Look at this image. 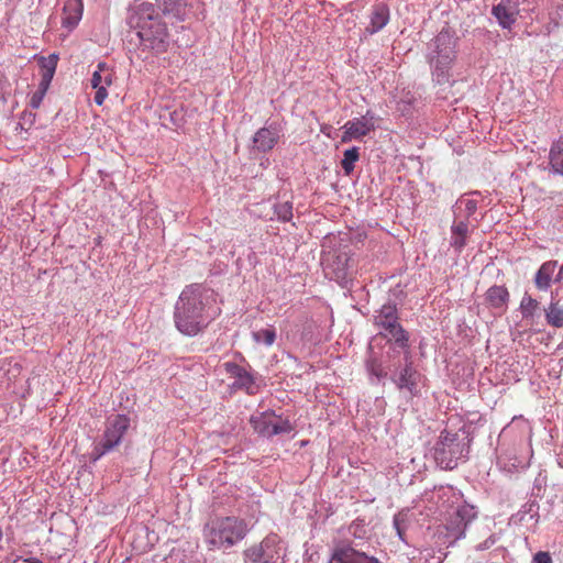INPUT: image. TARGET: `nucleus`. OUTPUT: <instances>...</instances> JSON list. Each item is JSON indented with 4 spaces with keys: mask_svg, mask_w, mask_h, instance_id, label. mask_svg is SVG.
<instances>
[{
    "mask_svg": "<svg viewBox=\"0 0 563 563\" xmlns=\"http://www.w3.org/2000/svg\"><path fill=\"white\" fill-rule=\"evenodd\" d=\"M198 0H154L139 4L130 16L143 51L162 54L169 46L167 23L175 25L196 15Z\"/></svg>",
    "mask_w": 563,
    "mask_h": 563,
    "instance_id": "nucleus-1",
    "label": "nucleus"
},
{
    "mask_svg": "<svg viewBox=\"0 0 563 563\" xmlns=\"http://www.w3.org/2000/svg\"><path fill=\"white\" fill-rule=\"evenodd\" d=\"M365 368L372 385L389 380L406 405L422 397L427 386L428 378L415 364L410 346L383 352L380 356L371 352L365 361Z\"/></svg>",
    "mask_w": 563,
    "mask_h": 563,
    "instance_id": "nucleus-2",
    "label": "nucleus"
},
{
    "mask_svg": "<svg viewBox=\"0 0 563 563\" xmlns=\"http://www.w3.org/2000/svg\"><path fill=\"white\" fill-rule=\"evenodd\" d=\"M217 292L200 284L186 286L174 307L176 329L186 336H195L205 330L221 312Z\"/></svg>",
    "mask_w": 563,
    "mask_h": 563,
    "instance_id": "nucleus-3",
    "label": "nucleus"
},
{
    "mask_svg": "<svg viewBox=\"0 0 563 563\" xmlns=\"http://www.w3.org/2000/svg\"><path fill=\"white\" fill-rule=\"evenodd\" d=\"M531 438V423L522 416L514 417L501 429L495 449L500 470L512 473L529 466L533 455Z\"/></svg>",
    "mask_w": 563,
    "mask_h": 563,
    "instance_id": "nucleus-4",
    "label": "nucleus"
},
{
    "mask_svg": "<svg viewBox=\"0 0 563 563\" xmlns=\"http://www.w3.org/2000/svg\"><path fill=\"white\" fill-rule=\"evenodd\" d=\"M440 514L444 518L443 543L454 545L466 536L468 527L477 519L479 509L467 500L464 494L452 486L440 487L434 496Z\"/></svg>",
    "mask_w": 563,
    "mask_h": 563,
    "instance_id": "nucleus-5",
    "label": "nucleus"
},
{
    "mask_svg": "<svg viewBox=\"0 0 563 563\" xmlns=\"http://www.w3.org/2000/svg\"><path fill=\"white\" fill-rule=\"evenodd\" d=\"M459 37L453 29L444 26L426 45V62L434 85L452 87L453 67L457 60Z\"/></svg>",
    "mask_w": 563,
    "mask_h": 563,
    "instance_id": "nucleus-6",
    "label": "nucleus"
},
{
    "mask_svg": "<svg viewBox=\"0 0 563 563\" xmlns=\"http://www.w3.org/2000/svg\"><path fill=\"white\" fill-rule=\"evenodd\" d=\"M246 534L245 520L233 516L217 517L203 527V541L211 551H227L241 542Z\"/></svg>",
    "mask_w": 563,
    "mask_h": 563,
    "instance_id": "nucleus-7",
    "label": "nucleus"
},
{
    "mask_svg": "<svg viewBox=\"0 0 563 563\" xmlns=\"http://www.w3.org/2000/svg\"><path fill=\"white\" fill-rule=\"evenodd\" d=\"M374 324L379 329L378 335L386 341L384 352L410 346V335L399 322L396 302L389 300L376 310Z\"/></svg>",
    "mask_w": 563,
    "mask_h": 563,
    "instance_id": "nucleus-8",
    "label": "nucleus"
},
{
    "mask_svg": "<svg viewBox=\"0 0 563 563\" xmlns=\"http://www.w3.org/2000/svg\"><path fill=\"white\" fill-rule=\"evenodd\" d=\"M131 428V418L125 413L107 417L102 434L93 442L90 461L96 463L104 455L114 452Z\"/></svg>",
    "mask_w": 563,
    "mask_h": 563,
    "instance_id": "nucleus-9",
    "label": "nucleus"
},
{
    "mask_svg": "<svg viewBox=\"0 0 563 563\" xmlns=\"http://www.w3.org/2000/svg\"><path fill=\"white\" fill-rule=\"evenodd\" d=\"M468 444L465 437L443 430L433 448V457L437 464L444 470H453L459 462L465 461Z\"/></svg>",
    "mask_w": 563,
    "mask_h": 563,
    "instance_id": "nucleus-10",
    "label": "nucleus"
},
{
    "mask_svg": "<svg viewBox=\"0 0 563 563\" xmlns=\"http://www.w3.org/2000/svg\"><path fill=\"white\" fill-rule=\"evenodd\" d=\"M285 544L277 534H268L258 544H254L244 551L247 563H283Z\"/></svg>",
    "mask_w": 563,
    "mask_h": 563,
    "instance_id": "nucleus-11",
    "label": "nucleus"
},
{
    "mask_svg": "<svg viewBox=\"0 0 563 563\" xmlns=\"http://www.w3.org/2000/svg\"><path fill=\"white\" fill-rule=\"evenodd\" d=\"M250 423L254 432L265 439H272L279 434H288L294 430L288 418L276 415L275 411L271 409L252 415Z\"/></svg>",
    "mask_w": 563,
    "mask_h": 563,
    "instance_id": "nucleus-12",
    "label": "nucleus"
},
{
    "mask_svg": "<svg viewBox=\"0 0 563 563\" xmlns=\"http://www.w3.org/2000/svg\"><path fill=\"white\" fill-rule=\"evenodd\" d=\"M284 135V130L278 121H266L265 125L258 129L250 145L252 155L267 154L278 144L279 139Z\"/></svg>",
    "mask_w": 563,
    "mask_h": 563,
    "instance_id": "nucleus-13",
    "label": "nucleus"
},
{
    "mask_svg": "<svg viewBox=\"0 0 563 563\" xmlns=\"http://www.w3.org/2000/svg\"><path fill=\"white\" fill-rule=\"evenodd\" d=\"M352 541H342L332 549L328 563H382L374 555L367 554Z\"/></svg>",
    "mask_w": 563,
    "mask_h": 563,
    "instance_id": "nucleus-14",
    "label": "nucleus"
},
{
    "mask_svg": "<svg viewBox=\"0 0 563 563\" xmlns=\"http://www.w3.org/2000/svg\"><path fill=\"white\" fill-rule=\"evenodd\" d=\"M225 373L233 378L231 388L234 390H243L247 395H256L260 391V386L256 384V378L253 372L239 365L234 362L223 363Z\"/></svg>",
    "mask_w": 563,
    "mask_h": 563,
    "instance_id": "nucleus-15",
    "label": "nucleus"
},
{
    "mask_svg": "<svg viewBox=\"0 0 563 563\" xmlns=\"http://www.w3.org/2000/svg\"><path fill=\"white\" fill-rule=\"evenodd\" d=\"M376 117L371 110L360 118L349 120L343 125L342 143H349L353 140H361L375 129Z\"/></svg>",
    "mask_w": 563,
    "mask_h": 563,
    "instance_id": "nucleus-16",
    "label": "nucleus"
},
{
    "mask_svg": "<svg viewBox=\"0 0 563 563\" xmlns=\"http://www.w3.org/2000/svg\"><path fill=\"white\" fill-rule=\"evenodd\" d=\"M113 69L104 62H99L92 73L90 85L96 90L93 101L102 106L108 97V87L113 82Z\"/></svg>",
    "mask_w": 563,
    "mask_h": 563,
    "instance_id": "nucleus-17",
    "label": "nucleus"
},
{
    "mask_svg": "<svg viewBox=\"0 0 563 563\" xmlns=\"http://www.w3.org/2000/svg\"><path fill=\"white\" fill-rule=\"evenodd\" d=\"M519 0H500L493 5L492 14L504 30H511L520 12Z\"/></svg>",
    "mask_w": 563,
    "mask_h": 563,
    "instance_id": "nucleus-18",
    "label": "nucleus"
},
{
    "mask_svg": "<svg viewBox=\"0 0 563 563\" xmlns=\"http://www.w3.org/2000/svg\"><path fill=\"white\" fill-rule=\"evenodd\" d=\"M479 197V191H472L461 196L452 207L453 217L470 222L478 209Z\"/></svg>",
    "mask_w": 563,
    "mask_h": 563,
    "instance_id": "nucleus-19",
    "label": "nucleus"
},
{
    "mask_svg": "<svg viewBox=\"0 0 563 563\" xmlns=\"http://www.w3.org/2000/svg\"><path fill=\"white\" fill-rule=\"evenodd\" d=\"M450 231V245L455 252L461 253L467 245V238L471 233L470 222L454 218Z\"/></svg>",
    "mask_w": 563,
    "mask_h": 563,
    "instance_id": "nucleus-20",
    "label": "nucleus"
},
{
    "mask_svg": "<svg viewBox=\"0 0 563 563\" xmlns=\"http://www.w3.org/2000/svg\"><path fill=\"white\" fill-rule=\"evenodd\" d=\"M539 509L540 507L537 500L529 499L521 506L518 512L512 516V520L526 525L528 529L533 530L539 523Z\"/></svg>",
    "mask_w": 563,
    "mask_h": 563,
    "instance_id": "nucleus-21",
    "label": "nucleus"
},
{
    "mask_svg": "<svg viewBox=\"0 0 563 563\" xmlns=\"http://www.w3.org/2000/svg\"><path fill=\"white\" fill-rule=\"evenodd\" d=\"M390 19V11L386 3H377L373 7L369 14V23L365 32L373 35L382 31Z\"/></svg>",
    "mask_w": 563,
    "mask_h": 563,
    "instance_id": "nucleus-22",
    "label": "nucleus"
},
{
    "mask_svg": "<svg viewBox=\"0 0 563 563\" xmlns=\"http://www.w3.org/2000/svg\"><path fill=\"white\" fill-rule=\"evenodd\" d=\"M82 11V0H65L62 25L69 31L74 30L81 20Z\"/></svg>",
    "mask_w": 563,
    "mask_h": 563,
    "instance_id": "nucleus-23",
    "label": "nucleus"
},
{
    "mask_svg": "<svg viewBox=\"0 0 563 563\" xmlns=\"http://www.w3.org/2000/svg\"><path fill=\"white\" fill-rule=\"evenodd\" d=\"M510 295L508 289L504 285H494L489 287L485 292L486 303L500 311H506Z\"/></svg>",
    "mask_w": 563,
    "mask_h": 563,
    "instance_id": "nucleus-24",
    "label": "nucleus"
},
{
    "mask_svg": "<svg viewBox=\"0 0 563 563\" xmlns=\"http://www.w3.org/2000/svg\"><path fill=\"white\" fill-rule=\"evenodd\" d=\"M57 60L58 56L56 54H51L47 57L40 58L41 80L37 90L47 92L56 71Z\"/></svg>",
    "mask_w": 563,
    "mask_h": 563,
    "instance_id": "nucleus-25",
    "label": "nucleus"
},
{
    "mask_svg": "<svg viewBox=\"0 0 563 563\" xmlns=\"http://www.w3.org/2000/svg\"><path fill=\"white\" fill-rule=\"evenodd\" d=\"M558 261H547L539 267L534 276V284L539 290L547 291L550 289Z\"/></svg>",
    "mask_w": 563,
    "mask_h": 563,
    "instance_id": "nucleus-26",
    "label": "nucleus"
},
{
    "mask_svg": "<svg viewBox=\"0 0 563 563\" xmlns=\"http://www.w3.org/2000/svg\"><path fill=\"white\" fill-rule=\"evenodd\" d=\"M549 168L553 175L563 176V135L551 145L549 152Z\"/></svg>",
    "mask_w": 563,
    "mask_h": 563,
    "instance_id": "nucleus-27",
    "label": "nucleus"
},
{
    "mask_svg": "<svg viewBox=\"0 0 563 563\" xmlns=\"http://www.w3.org/2000/svg\"><path fill=\"white\" fill-rule=\"evenodd\" d=\"M545 320L549 325L553 328L563 327V306L558 301H551L547 309H544Z\"/></svg>",
    "mask_w": 563,
    "mask_h": 563,
    "instance_id": "nucleus-28",
    "label": "nucleus"
},
{
    "mask_svg": "<svg viewBox=\"0 0 563 563\" xmlns=\"http://www.w3.org/2000/svg\"><path fill=\"white\" fill-rule=\"evenodd\" d=\"M360 159V148L352 146L344 151L341 161V167L345 175H351L355 168V163Z\"/></svg>",
    "mask_w": 563,
    "mask_h": 563,
    "instance_id": "nucleus-29",
    "label": "nucleus"
},
{
    "mask_svg": "<svg viewBox=\"0 0 563 563\" xmlns=\"http://www.w3.org/2000/svg\"><path fill=\"white\" fill-rule=\"evenodd\" d=\"M273 210L280 222H288L292 219V202L290 201H275Z\"/></svg>",
    "mask_w": 563,
    "mask_h": 563,
    "instance_id": "nucleus-30",
    "label": "nucleus"
},
{
    "mask_svg": "<svg viewBox=\"0 0 563 563\" xmlns=\"http://www.w3.org/2000/svg\"><path fill=\"white\" fill-rule=\"evenodd\" d=\"M252 336L256 343H263L266 346H272L276 340V330L274 327L269 325L254 331Z\"/></svg>",
    "mask_w": 563,
    "mask_h": 563,
    "instance_id": "nucleus-31",
    "label": "nucleus"
},
{
    "mask_svg": "<svg viewBox=\"0 0 563 563\" xmlns=\"http://www.w3.org/2000/svg\"><path fill=\"white\" fill-rule=\"evenodd\" d=\"M539 307V302L537 299L532 298L527 292L523 295L521 301H520V312L522 314L523 319L533 318L537 309Z\"/></svg>",
    "mask_w": 563,
    "mask_h": 563,
    "instance_id": "nucleus-32",
    "label": "nucleus"
},
{
    "mask_svg": "<svg viewBox=\"0 0 563 563\" xmlns=\"http://www.w3.org/2000/svg\"><path fill=\"white\" fill-rule=\"evenodd\" d=\"M393 527L396 530L398 538L405 542V533L407 529V515L405 512H398L393 518Z\"/></svg>",
    "mask_w": 563,
    "mask_h": 563,
    "instance_id": "nucleus-33",
    "label": "nucleus"
},
{
    "mask_svg": "<svg viewBox=\"0 0 563 563\" xmlns=\"http://www.w3.org/2000/svg\"><path fill=\"white\" fill-rule=\"evenodd\" d=\"M415 102H416V98L411 92H409V91L404 92L397 103V109L402 114H408L411 111V109L413 108Z\"/></svg>",
    "mask_w": 563,
    "mask_h": 563,
    "instance_id": "nucleus-34",
    "label": "nucleus"
},
{
    "mask_svg": "<svg viewBox=\"0 0 563 563\" xmlns=\"http://www.w3.org/2000/svg\"><path fill=\"white\" fill-rule=\"evenodd\" d=\"M349 533L352 534L355 539H363L366 533L364 521H353L349 527Z\"/></svg>",
    "mask_w": 563,
    "mask_h": 563,
    "instance_id": "nucleus-35",
    "label": "nucleus"
},
{
    "mask_svg": "<svg viewBox=\"0 0 563 563\" xmlns=\"http://www.w3.org/2000/svg\"><path fill=\"white\" fill-rule=\"evenodd\" d=\"M334 276L332 277L336 280L341 286H345L347 283V267L345 264H342L336 269H334Z\"/></svg>",
    "mask_w": 563,
    "mask_h": 563,
    "instance_id": "nucleus-36",
    "label": "nucleus"
},
{
    "mask_svg": "<svg viewBox=\"0 0 563 563\" xmlns=\"http://www.w3.org/2000/svg\"><path fill=\"white\" fill-rule=\"evenodd\" d=\"M46 92L37 90L31 96L29 104L32 109H37L42 104V101L45 97Z\"/></svg>",
    "mask_w": 563,
    "mask_h": 563,
    "instance_id": "nucleus-37",
    "label": "nucleus"
},
{
    "mask_svg": "<svg viewBox=\"0 0 563 563\" xmlns=\"http://www.w3.org/2000/svg\"><path fill=\"white\" fill-rule=\"evenodd\" d=\"M498 538L496 537V534H490L488 538H486L483 542L478 543L476 547H475V550L476 551H485V550H488L490 549L496 542H497Z\"/></svg>",
    "mask_w": 563,
    "mask_h": 563,
    "instance_id": "nucleus-38",
    "label": "nucleus"
},
{
    "mask_svg": "<svg viewBox=\"0 0 563 563\" xmlns=\"http://www.w3.org/2000/svg\"><path fill=\"white\" fill-rule=\"evenodd\" d=\"M533 563H552V558L548 552L540 551L534 554Z\"/></svg>",
    "mask_w": 563,
    "mask_h": 563,
    "instance_id": "nucleus-39",
    "label": "nucleus"
},
{
    "mask_svg": "<svg viewBox=\"0 0 563 563\" xmlns=\"http://www.w3.org/2000/svg\"><path fill=\"white\" fill-rule=\"evenodd\" d=\"M563 282V265L555 272L552 283H562Z\"/></svg>",
    "mask_w": 563,
    "mask_h": 563,
    "instance_id": "nucleus-40",
    "label": "nucleus"
},
{
    "mask_svg": "<svg viewBox=\"0 0 563 563\" xmlns=\"http://www.w3.org/2000/svg\"><path fill=\"white\" fill-rule=\"evenodd\" d=\"M24 562H26V563H43V561H41L37 558H33V556L24 559Z\"/></svg>",
    "mask_w": 563,
    "mask_h": 563,
    "instance_id": "nucleus-41",
    "label": "nucleus"
}]
</instances>
